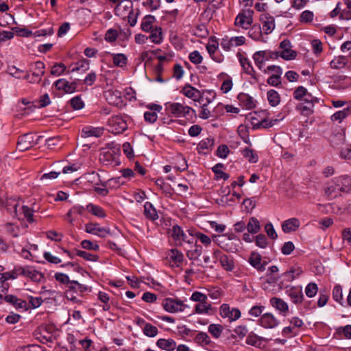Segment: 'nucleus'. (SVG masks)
<instances>
[{"instance_id":"f257e3e1","label":"nucleus","mask_w":351,"mask_h":351,"mask_svg":"<svg viewBox=\"0 0 351 351\" xmlns=\"http://www.w3.org/2000/svg\"><path fill=\"white\" fill-rule=\"evenodd\" d=\"M0 203L13 217H16L19 220L27 219L29 223L34 221L33 210L27 206H22L18 209L19 202L16 199L8 198L5 201L0 200Z\"/></svg>"},{"instance_id":"f03ea898","label":"nucleus","mask_w":351,"mask_h":351,"mask_svg":"<svg viewBox=\"0 0 351 351\" xmlns=\"http://www.w3.org/2000/svg\"><path fill=\"white\" fill-rule=\"evenodd\" d=\"M351 189V177L343 176L334 178L328 183L325 193L331 198L340 195L341 192L348 193Z\"/></svg>"},{"instance_id":"7ed1b4c3","label":"nucleus","mask_w":351,"mask_h":351,"mask_svg":"<svg viewBox=\"0 0 351 351\" xmlns=\"http://www.w3.org/2000/svg\"><path fill=\"white\" fill-rule=\"evenodd\" d=\"M213 241L221 249L229 252H236L239 250L240 240L233 234H224L219 236L214 235Z\"/></svg>"},{"instance_id":"20e7f679","label":"nucleus","mask_w":351,"mask_h":351,"mask_svg":"<svg viewBox=\"0 0 351 351\" xmlns=\"http://www.w3.org/2000/svg\"><path fill=\"white\" fill-rule=\"evenodd\" d=\"M165 110L175 117H184L186 119L196 117V111L193 108L178 102L165 104Z\"/></svg>"},{"instance_id":"39448f33","label":"nucleus","mask_w":351,"mask_h":351,"mask_svg":"<svg viewBox=\"0 0 351 351\" xmlns=\"http://www.w3.org/2000/svg\"><path fill=\"white\" fill-rule=\"evenodd\" d=\"M41 136H38L33 133H27L19 137L17 142V149L20 152H25L36 145Z\"/></svg>"},{"instance_id":"423d86ee","label":"nucleus","mask_w":351,"mask_h":351,"mask_svg":"<svg viewBox=\"0 0 351 351\" xmlns=\"http://www.w3.org/2000/svg\"><path fill=\"white\" fill-rule=\"evenodd\" d=\"M278 51H271L270 50L258 51L252 56L256 67L260 70L263 69L265 62L269 60L278 59Z\"/></svg>"},{"instance_id":"0eeeda50","label":"nucleus","mask_w":351,"mask_h":351,"mask_svg":"<svg viewBox=\"0 0 351 351\" xmlns=\"http://www.w3.org/2000/svg\"><path fill=\"white\" fill-rule=\"evenodd\" d=\"M162 306L168 313H176L183 312L189 306L178 298H166L162 300Z\"/></svg>"},{"instance_id":"6e6552de","label":"nucleus","mask_w":351,"mask_h":351,"mask_svg":"<svg viewBox=\"0 0 351 351\" xmlns=\"http://www.w3.org/2000/svg\"><path fill=\"white\" fill-rule=\"evenodd\" d=\"M237 57L238 58V60L244 73L248 75H250L252 79L254 82H257L258 81V76L256 74V72L254 70V67L252 66V64L249 58H247L246 56H243L241 53H238L237 54Z\"/></svg>"},{"instance_id":"1a4fd4ad","label":"nucleus","mask_w":351,"mask_h":351,"mask_svg":"<svg viewBox=\"0 0 351 351\" xmlns=\"http://www.w3.org/2000/svg\"><path fill=\"white\" fill-rule=\"evenodd\" d=\"M292 45L289 40L285 39L280 43V51H278L279 57L285 60H294L297 56V52L291 49Z\"/></svg>"},{"instance_id":"9d476101","label":"nucleus","mask_w":351,"mask_h":351,"mask_svg":"<svg viewBox=\"0 0 351 351\" xmlns=\"http://www.w3.org/2000/svg\"><path fill=\"white\" fill-rule=\"evenodd\" d=\"M19 274L30 278L36 282H41L44 280V275L30 267H19Z\"/></svg>"},{"instance_id":"9b49d317","label":"nucleus","mask_w":351,"mask_h":351,"mask_svg":"<svg viewBox=\"0 0 351 351\" xmlns=\"http://www.w3.org/2000/svg\"><path fill=\"white\" fill-rule=\"evenodd\" d=\"M220 315L223 318H228L230 322L237 320L241 317V311L239 308H230L229 304H223L220 306Z\"/></svg>"},{"instance_id":"f8f14e48","label":"nucleus","mask_w":351,"mask_h":351,"mask_svg":"<svg viewBox=\"0 0 351 351\" xmlns=\"http://www.w3.org/2000/svg\"><path fill=\"white\" fill-rule=\"evenodd\" d=\"M132 8V3L131 1L122 0L114 8V14L121 19H125L130 14Z\"/></svg>"},{"instance_id":"ddd939ff","label":"nucleus","mask_w":351,"mask_h":351,"mask_svg":"<svg viewBox=\"0 0 351 351\" xmlns=\"http://www.w3.org/2000/svg\"><path fill=\"white\" fill-rule=\"evenodd\" d=\"M252 13L251 10H247L246 12L239 13L235 19L234 24L237 26H239L243 29H248L252 25Z\"/></svg>"},{"instance_id":"4468645a","label":"nucleus","mask_w":351,"mask_h":351,"mask_svg":"<svg viewBox=\"0 0 351 351\" xmlns=\"http://www.w3.org/2000/svg\"><path fill=\"white\" fill-rule=\"evenodd\" d=\"M262 29L265 34H271L275 28V19L269 14L265 13L260 16Z\"/></svg>"},{"instance_id":"2eb2a0df","label":"nucleus","mask_w":351,"mask_h":351,"mask_svg":"<svg viewBox=\"0 0 351 351\" xmlns=\"http://www.w3.org/2000/svg\"><path fill=\"white\" fill-rule=\"evenodd\" d=\"M128 128L126 121L121 117L115 116L111 119V133L119 134Z\"/></svg>"},{"instance_id":"dca6fc26","label":"nucleus","mask_w":351,"mask_h":351,"mask_svg":"<svg viewBox=\"0 0 351 351\" xmlns=\"http://www.w3.org/2000/svg\"><path fill=\"white\" fill-rule=\"evenodd\" d=\"M181 93L188 98L191 99L194 101L201 103L203 97L201 96V92L190 84H186L182 89Z\"/></svg>"},{"instance_id":"f3484780","label":"nucleus","mask_w":351,"mask_h":351,"mask_svg":"<svg viewBox=\"0 0 351 351\" xmlns=\"http://www.w3.org/2000/svg\"><path fill=\"white\" fill-rule=\"evenodd\" d=\"M259 324L265 328H274L279 324L278 319L271 313L263 314L258 320Z\"/></svg>"},{"instance_id":"a211bd4d","label":"nucleus","mask_w":351,"mask_h":351,"mask_svg":"<svg viewBox=\"0 0 351 351\" xmlns=\"http://www.w3.org/2000/svg\"><path fill=\"white\" fill-rule=\"evenodd\" d=\"M287 293L291 302L295 304L301 303L304 300L302 287H292L287 290Z\"/></svg>"},{"instance_id":"6ab92c4d","label":"nucleus","mask_w":351,"mask_h":351,"mask_svg":"<svg viewBox=\"0 0 351 351\" xmlns=\"http://www.w3.org/2000/svg\"><path fill=\"white\" fill-rule=\"evenodd\" d=\"M55 86L59 90H64L66 93H72L75 91L77 84L69 82L65 79H59L55 82Z\"/></svg>"},{"instance_id":"aec40b11","label":"nucleus","mask_w":351,"mask_h":351,"mask_svg":"<svg viewBox=\"0 0 351 351\" xmlns=\"http://www.w3.org/2000/svg\"><path fill=\"white\" fill-rule=\"evenodd\" d=\"M250 265L259 271H263L265 269L266 262L262 261V257L257 252H252L249 258Z\"/></svg>"},{"instance_id":"412c9836","label":"nucleus","mask_w":351,"mask_h":351,"mask_svg":"<svg viewBox=\"0 0 351 351\" xmlns=\"http://www.w3.org/2000/svg\"><path fill=\"white\" fill-rule=\"evenodd\" d=\"M300 226L298 219L293 217L285 220L282 224V230L285 233L296 231Z\"/></svg>"},{"instance_id":"4be33fe9","label":"nucleus","mask_w":351,"mask_h":351,"mask_svg":"<svg viewBox=\"0 0 351 351\" xmlns=\"http://www.w3.org/2000/svg\"><path fill=\"white\" fill-rule=\"evenodd\" d=\"M237 99L240 105L246 109H252L256 106L254 98L247 93H239L237 96Z\"/></svg>"},{"instance_id":"5701e85b","label":"nucleus","mask_w":351,"mask_h":351,"mask_svg":"<svg viewBox=\"0 0 351 351\" xmlns=\"http://www.w3.org/2000/svg\"><path fill=\"white\" fill-rule=\"evenodd\" d=\"M150 111H147L144 113L145 120L149 123H154L157 120L156 112H160L162 110V106L158 104H152L150 107Z\"/></svg>"},{"instance_id":"b1692460","label":"nucleus","mask_w":351,"mask_h":351,"mask_svg":"<svg viewBox=\"0 0 351 351\" xmlns=\"http://www.w3.org/2000/svg\"><path fill=\"white\" fill-rule=\"evenodd\" d=\"M156 21V19L154 16L151 14L145 15L141 21V29L145 32H149L153 28L155 27L154 25Z\"/></svg>"},{"instance_id":"393cba45","label":"nucleus","mask_w":351,"mask_h":351,"mask_svg":"<svg viewBox=\"0 0 351 351\" xmlns=\"http://www.w3.org/2000/svg\"><path fill=\"white\" fill-rule=\"evenodd\" d=\"M150 34L148 37L153 43L160 45L163 41L162 29L160 26H155L153 29L149 32Z\"/></svg>"},{"instance_id":"a878e982","label":"nucleus","mask_w":351,"mask_h":351,"mask_svg":"<svg viewBox=\"0 0 351 351\" xmlns=\"http://www.w3.org/2000/svg\"><path fill=\"white\" fill-rule=\"evenodd\" d=\"M85 231L88 233L105 237L108 232L106 229L100 227L97 223H88L85 225Z\"/></svg>"},{"instance_id":"bb28decb","label":"nucleus","mask_w":351,"mask_h":351,"mask_svg":"<svg viewBox=\"0 0 351 351\" xmlns=\"http://www.w3.org/2000/svg\"><path fill=\"white\" fill-rule=\"evenodd\" d=\"M167 258L169 262L173 263V265L179 266L183 261L184 256L183 254L177 249H171L167 252Z\"/></svg>"},{"instance_id":"cd10ccee","label":"nucleus","mask_w":351,"mask_h":351,"mask_svg":"<svg viewBox=\"0 0 351 351\" xmlns=\"http://www.w3.org/2000/svg\"><path fill=\"white\" fill-rule=\"evenodd\" d=\"M270 304L279 311L284 315L287 314L289 311V306L286 302H285L281 298H272L269 300Z\"/></svg>"},{"instance_id":"c85d7f7f","label":"nucleus","mask_w":351,"mask_h":351,"mask_svg":"<svg viewBox=\"0 0 351 351\" xmlns=\"http://www.w3.org/2000/svg\"><path fill=\"white\" fill-rule=\"evenodd\" d=\"M104 129L103 128H93L86 126L82 129V137L87 138L90 136L99 137L104 134Z\"/></svg>"},{"instance_id":"c756f323","label":"nucleus","mask_w":351,"mask_h":351,"mask_svg":"<svg viewBox=\"0 0 351 351\" xmlns=\"http://www.w3.org/2000/svg\"><path fill=\"white\" fill-rule=\"evenodd\" d=\"M4 300L7 302L12 304L17 309H27V302L25 300L19 299L13 295H8L5 296Z\"/></svg>"},{"instance_id":"7c9ffc66","label":"nucleus","mask_w":351,"mask_h":351,"mask_svg":"<svg viewBox=\"0 0 351 351\" xmlns=\"http://www.w3.org/2000/svg\"><path fill=\"white\" fill-rule=\"evenodd\" d=\"M301 101H303L306 104L301 107V109L303 112H306L307 113L311 112L314 104L318 102L317 98L313 97L309 93H307Z\"/></svg>"},{"instance_id":"2f4dec72","label":"nucleus","mask_w":351,"mask_h":351,"mask_svg":"<svg viewBox=\"0 0 351 351\" xmlns=\"http://www.w3.org/2000/svg\"><path fill=\"white\" fill-rule=\"evenodd\" d=\"M211 309V304L207 299L195 304L194 313L197 314H209Z\"/></svg>"},{"instance_id":"473e14b6","label":"nucleus","mask_w":351,"mask_h":351,"mask_svg":"<svg viewBox=\"0 0 351 351\" xmlns=\"http://www.w3.org/2000/svg\"><path fill=\"white\" fill-rule=\"evenodd\" d=\"M138 324H143V333L149 337H154L158 335V328L149 323H146L144 319H138Z\"/></svg>"},{"instance_id":"72a5a7b5","label":"nucleus","mask_w":351,"mask_h":351,"mask_svg":"<svg viewBox=\"0 0 351 351\" xmlns=\"http://www.w3.org/2000/svg\"><path fill=\"white\" fill-rule=\"evenodd\" d=\"M30 72L37 77H41L45 74V66L41 61H37L30 65Z\"/></svg>"},{"instance_id":"f704fd0d","label":"nucleus","mask_w":351,"mask_h":351,"mask_svg":"<svg viewBox=\"0 0 351 351\" xmlns=\"http://www.w3.org/2000/svg\"><path fill=\"white\" fill-rule=\"evenodd\" d=\"M157 346L162 349L167 351H172L176 348V343L171 339H160L156 342Z\"/></svg>"},{"instance_id":"c9c22d12","label":"nucleus","mask_w":351,"mask_h":351,"mask_svg":"<svg viewBox=\"0 0 351 351\" xmlns=\"http://www.w3.org/2000/svg\"><path fill=\"white\" fill-rule=\"evenodd\" d=\"M303 273V269L299 266H293L283 274V276L289 281L293 280Z\"/></svg>"},{"instance_id":"e433bc0d","label":"nucleus","mask_w":351,"mask_h":351,"mask_svg":"<svg viewBox=\"0 0 351 351\" xmlns=\"http://www.w3.org/2000/svg\"><path fill=\"white\" fill-rule=\"evenodd\" d=\"M245 42V38L244 36H235L232 37L228 40V45H226L225 42L221 44V46L225 49H230L232 47H238L243 45Z\"/></svg>"},{"instance_id":"4c0bfd02","label":"nucleus","mask_w":351,"mask_h":351,"mask_svg":"<svg viewBox=\"0 0 351 351\" xmlns=\"http://www.w3.org/2000/svg\"><path fill=\"white\" fill-rule=\"evenodd\" d=\"M144 214L145 217L152 221L158 218L157 212L150 202H145L144 205Z\"/></svg>"},{"instance_id":"58836bf2","label":"nucleus","mask_w":351,"mask_h":351,"mask_svg":"<svg viewBox=\"0 0 351 351\" xmlns=\"http://www.w3.org/2000/svg\"><path fill=\"white\" fill-rule=\"evenodd\" d=\"M348 63L346 56H339L335 57L330 63V67L334 69H340L344 68Z\"/></svg>"},{"instance_id":"ea45409f","label":"nucleus","mask_w":351,"mask_h":351,"mask_svg":"<svg viewBox=\"0 0 351 351\" xmlns=\"http://www.w3.org/2000/svg\"><path fill=\"white\" fill-rule=\"evenodd\" d=\"M263 29L260 25L255 24L252 25L249 31V36L254 40L260 41L263 39Z\"/></svg>"},{"instance_id":"a19ab883","label":"nucleus","mask_w":351,"mask_h":351,"mask_svg":"<svg viewBox=\"0 0 351 351\" xmlns=\"http://www.w3.org/2000/svg\"><path fill=\"white\" fill-rule=\"evenodd\" d=\"M86 209L96 217H105L106 216L104 209L97 205L90 203L86 205Z\"/></svg>"},{"instance_id":"79ce46f5","label":"nucleus","mask_w":351,"mask_h":351,"mask_svg":"<svg viewBox=\"0 0 351 351\" xmlns=\"http://www.w3.org/2000/svg\"><path fill=\"white\" fill-rule=\"evenodd\" d=\"M202 247L195 243L192 249L189 250L186 255L187 257L191 260L197 259L202 254Z\"/></svg>"},{"instance_id":"37998d69","label":"nucleus","mask_w":351,"mask_h":351,"mask_svg":"<svg viewBox=\"0 0 351 351\" xmlns=\"http://www.w3.org/2000/svg\"><path fill=\"white\" fill-rule=\"evenodd\" d=\"M112 56L113 64L119 67L123 68L125 66L128 62V58L123 53H112L111 54Z\"/></svg>"},{"instance_id":"c03bdc74","label":"nucleus","mask_w":351,"mask_h":351,"mask_svg":"<svg viewBox=\"0 0 351 351\" xmlns=\"http://www.w3.org/2000/svg\"><path fill=\"white\" fill-rule=\"evenodd\" d=\"M219 263L221 267L226 271H232L234 267L233 259L226 254L220 256Z\"/></svg>"},{"instance_id":"a18cd8bd","label":"nucleus","mask_w":351,"mask_h":351,"mask_svg":"<svg viewBox=\"0 0 351 351\" xmlns=\"http://www.w3.org/2000/svg\"><path fill=\"white\" fill-rule=\"evenodd\" d=\"M223 328L221 325L217 324H211L208 327V332L215 339H218L221 337L223 332Z\"/></svg>"},{"instance_id":"49530a36","label":"nucleus","mask_w":351,"mask_h":351,"mask_svg":"<svg viewBox=\"0 0 351 351\" xmlns=\"http://www.w3.org/2000/svg\"><path fill=\"white\" fill-rule=\"evenodd\" d=\"M246 226L248 232L251 234L257 233L261 228L260 223L255 217H250Z\"/></svg>"},{"instance_id":"de8ad7c7","label":"nucleus","mask_w":351,"mask_h":351,"mask_svg":"<svg viewBox=\"0 0 351 351\" xmlns=\"http://www.w3.org/2000/svg\"><path fill=\"white\" fill-rule=\"evenodd\" d=\"M242 154L250 162L256 163L258 160V156L256 152L250 148H245L242 151Z\"/></svg>"},{"instance_id":"09e8293b","label":"nucleus","mask_w":351,"mask_h":351,"mask_svg":"<svg viewBox=\"0 0 351 351\" xmlns=\"http://www.w3.org/2000/svg\"><path fill=\"white\" fill-rule=\"evenodd\" d=\"M67 289H70L73 293H75L77 294H81L87 290V287L84 285L80 284L77 281L73 280L71 281V282L69 284Z\"/></svg>"},{"instance_id":"8fccbe9b","label":"nucleus","mask_w":351,"mask_h":351,"mask_svg":"<svg viewBox=\"0 0 351 351\" xmlns=\"http://www.w3.org/2000/svg\"><path fill=\"white\" fill-rule=\"evenodd\" d=\"M195 341L197 343L202 346L210 345L212 342L210 337L204 332H199L195 337Z\"/></svg>"},{"instance_id":"3c124183","label":"nucleus","mask_w":351,"mask_h":351,"mask_svg":"<svg viewBox=\"0 0 351 351\" xmlns=\"http://www.w3.org/2000/svg\"><path fill=\"white\" fill-rule=\"evenodd\" d=\"M19 274V268H14L12 271L0 274V282H5L8 280L16 279Z\"/></svg>"},{"instance_id":"603ef678","label":"nucleus","mask_w":351,"mask_h":351,"mask_svg":"<svg viewBox=\"0 0 351 351\" xmlns=\"http://www.w3.org/2000/svg\"><path fill=\"white\" fill-rule=\"evenodd\" d=\"M262 337H258L254 332H251L248 335L246 339V343L255 347H260L262 343Z\"/></svg>"},{"instance_id":"864d4df0","label":"nucleus","mask_w":351,"mask_h":351,"mask_svg":"<svg viewBox=\"0 0 351 351\" xmlns=\"http://www.w3.org/2000/svg\"><path fill=\"white\" fill-rule=\"evenodd\" d=\"M350 112L351 110L350 108H344L342 110H339L333 114L331 117V119L332 121H338L339 122H341L350 114Z\"/></svg>"},{"instance_id":"5fc2aeb1","label":"nucleus","mask_w":351,"mask_h":351,"mask_svg":"<svg viewBox=\"0 0 351 351\" xmlns=\"http://www.w3.org/2000/svg\"><path fill=\"white\" fill-rule=\"evenodd\" d=\"M267 95L268 101L271 106H276L280 103V98L276 90H270Z\"/></svg>"},{"instance_id":"6e6d98bb","label":"nucleus","mask_w":351,"mask_h":351,"mask_svg":"<svg viewBox=\"0 0 351 351\" xmlns=\"http://www.w3.org/2000/svg\"><path fill=\"white\" fill-rule=\"evenodd\" d=\"M332 298L340 304L343 303L342 287L339 285L335 286L332 290Z\"/></svg>"},{"instance_id":"4d7b16f0","label":"nucleus","mask_w":351,"mask_h":351,"mask_svg":"<svg viewBox=\"0 0 351 351\" xmlns=\"http://www.w3.org/2000/svg\"><path fill=\"white\" fill-rule=\"evenodd\" d=\"M223 167V165L221 163H218L215 165L213 168V171L215 173L217 176V179H223L226 180L229 178V175L221 170V168Z\"/></svg>"},{"instance_id":"13d9d810","label":"nucleus","mask_w":351,"mask_h":351,"mask_svg":"<svg viewBox=\"0 0 351 351\" xmlns=\"http://www.w3.org/2000/svg\"><path fill=\"white\" fill-rule=\"evenodd\" d=\"M183 230L178 225L173 226L171 229V237L176 245H180V237Z\"/></svg>"},{"instance_id":"bf43d9fd","label":"nucleus","mask_w":351,"mask_h":351,"mask_svg":"<svg viewBox=\"0 0 351 351\" xmlns=\"http://www.w3.org/2000/svg\"><path fill=\"white\" fill-rule=\"evenodd\" d=\"M201 96L203 97V100L201 101L200 104H206V105H208L215 99V93L213 90H204L201 93Z\"/></svg>"},{"instance_id":"052dcab7","label":"nucleus","mask_w":351,"mask_h":351,"mask_svg":"<svg viewBox=\"0 0 351 351\" xmlns=\"http://www.w3.org/2000/svg\"><path fill=\"white\" fill-rule=\"evenodd\" d=\"M160 0H146L143 3V5L149 11L153 12L159 9L160 7Z\"/></svg>"},{"instance_id":"680f3d73","label":"nucleus","mask_w":351,"mask_h":351,"mask_svg":"<svg viewBox=\"0 0 351 351\" xmlns=\"http://www.w3.org/2000/svg\"><path fill=\"white\" fill-rule=\"evenodd\" d=\"M113 97H114L115 100L112 102L111 101V104H113L117 108H121L125 105L121 97V93L120 91L115 90L111 94V100L112 99Z\"/></svg>"},{"instance_id":"e2e57ef3","label":"nucleus","mask_w":351,"mask_h":351,"mask_svg":"<svg viewBox=\"0 0 351 351\" xmlns=\"http://www.w3.org/2000/svg\"><path fill=\"white\" fill-rule=\"evenodd\" d=\"M8 73L17 79L24 78L25 73L24 71L16 68L15 66H10L8 68Z\"/></svg>"},{"instance_id":"0e129e2a","label":"nucleus","mask_w":351,"mask_h":351,"mask_svg":"<svg viewBox=\"0 0 351 351\" xmlns=\"http://www.w3.org/2000/svg\"><path fill=\"white\" fill-rule=\"evenodd\" d=\"M318 291V287L315 282H310L307 285L305 288V293L307 297H314Z\"/></svg>"},{"instance_id":"69168bd1","label":"nucleus","mask_w":351,"mask_h":351,"mask_svg":"<svg viewBox=\"0 0 351 351\" xmlns=\"http://www.w3.org/2000/svg\"><path fill=\"white\" fill-rule=\"evenodd\" d=\"M223 109H226L227 112H231V113H235L238 114L240 112V110L239 108L234 107L232 105H226L223 106L221 104H219L215 108V111L217 110H222Z\"/></svg>"},{"instance_id":"338daca9","label":"nucleus","mask_w":351,"mask_h":351,"mask_svg":"<svg viewBox=\"0 0 351 351\" xmlns=\"http://www.w3.org/2000/svg\"><path fill=\"white\" fill-rule=\"evenodd\" d=\"M214 139L213 138H206L202 141H201L198 144V148L199 149H209L214 145Z\"/></svg>"},{"instance_id":"774afa93","label":"nucleus","mask_w":351,"mask_h":351,"mask_svg":"<svg viewBox=\"0 0 351 351\" xmlns=\"http://www.w3.org/2000/svg\"><path fill=\"white\" fill-rule=\"evenodd\" d=\"M66 70V66L62 63L55 64L51 71V74L55 76H59Z\"/></svg>"}]
</instances>
